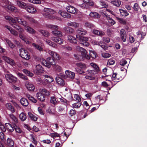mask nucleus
<instances>
[{
    "instance_id": "1",
    "label": "nucleus",
    "mask_w": 147,
    "mask_h": 147,
    "mask_svg": "<svg viewBox=\"0 0 147 147\" xmlns=\"http://www.w3.org/2000/svg\"><path fill=\"white\" fill-rule=\"evenodd\" d=\"M50 94V92L47 90L43 88L40 89L39 92L36 94L38 99L41 101H44L45 99V96H49Z\"/></svg>"
},
{
    "instance_id": "2",
    "label": "nucleus",
    "mask_w": 147,
    "mask_h": 147,
    "mask_svg": "<svg viewBox=\"0 0 147 147\" xmlns=\"http://www.w3.org/2000/svg\"><path fill=\"white\" fill-rule=\"evenodd\" d=\"M47 28L52 30H55L53 31L51 33L53 34L55 36L58 37H61L63 36L62 32L60 31L57 30L59 29V27L55 25L49 24L47 26Z\"/></svg>"
},
{
    "instance_id": "3",
    "label": "nucleus",
    "mask_w": 147,
    "mask_h": 147,
    "mask_svg": "<svg viewBox=\"0 0 147 147\" xmlns=\"http://www.w3.org/2000/svg\"><path fill=\"white\" fill-rule=\"evenodd\" d=\"M3 3L2 6L7 10L16 12L18 10L16 8L11 4V3L7 0H3Z\"/></svg>"
},
{
    "instance_id": "4",
    "label": "nucleus",
    "mask_w": 147,
    "mask_h": 147,
    "mask_svg": "<svg viewBox=\"0 0 147 147\" xmlns=\"http://www.w3.org/2000/svg\"><path fill=\"white\" fill-rule=\"evenodd\" d=\"M44 12L43 13L44 16L50 19H53L55 17L52 15L55 13V11L51 9L45 8L44 9Z\"/></svg>"
},
{
    "instance_id": "5",
    "label": "nucleus",
    "mask_w": 147,
    "mask_h": 147,
    "mask_svg": "<svg viewBox=\"0 0 147 147\" xmlns=\"http://www.w3.org/2000/svg\"><path fill=\"white\" fill-rule=\"evenodd\" d=\"M76 49L77 51L81 52L82 58H86L88 59H90V57L87 54V52L85 49L80 46H78L76 47Z\"/></svg>"
},
{
    "instance_id": "6",
    "label": "nucleus",
    "mask_w": 147,
    "mask_h": 147,
    "mask_svg": "<svg viewBox=\"0 0 147 147\" xmlns=\"http://www.w3.org/2000/svg\"><path fill=\"white\" fill-rule=\"evenodd\" d=\"M20 55L22 58L26 60H29L30 58L29 53L25 49L21 48L20 49Z\"/></svg>"
},
{
    "instance_id": "7",
    "label": "nucleus",
    "mask_w": 147,
    "mask_h": 147,
    "mask_svg": "<svg viewBox=\"0 0 147 147\" xmlns=\"http://www.w3.org/2000/svg\"><path fill=\"white\" fill-rule=\"evenodd\" d=\"M75 75V73L74 72L69 70H66L63 77L65 79L72 80L74 78Z\"/></svg>"
},
{
    "instance_id": "8",
    "label": "nucleus",
    "mask_w": 147,
    "mask_h": 147,
    "mask_svg": "<svg viewBox=\"0 0 147 147\" xmlns=\"http://www.w3.org/2000/svg\"><path fill=\"white\" fill-rule=\"evenodd\" d=\"M5 18L6 20L9 21L10 25L13 28L15 26L18 25L16 24V22H17L18 17L12 18L9 16H7L5 17Z\"/></svg>"
},
{
    "instance_id": "9",
    "label": "nucleus",
    "mask_w": 147,
    "mask_h": 147,
    "mask_svg": "<svg viewBox=\"0 0 147 147\" xmlns=\"http://www.w3.org/2000/svg\"><path fill=\"white\" fill-rule=\"evenodd\" d=\"M6 80L9 83H15L17 81V78L11 74H7L5 75Z\"/></svg>"
},
{
    "instance_id": "10",
    "label": "nucleus",
    "mask_w": 147,
    "mask_h": 147,
    "mask_svg": "<svg viewBox=\"0 0 147 147\" xmlns=\"http://www.w3.org/2000/svg\"><path fill=\"white\" fill-rule=\"evenodd\" d=\"M90 65L94 69L88 70V72L91 75H94L99 71V68L96 64L93 63H92L90 64Z\"/></svg>"
},
{
    "instance_id": "11",
    "label": "nucleus",
    "mask_w": 147,
    "mask_h": 147,
    "mask_svg": "<svg viewBox=\"0 0 147 147\" xmlns=\"http://www.w3.org/2000/svg\"><path fill=\"white\" fill-rule=\"evenodd\" d=\"M77 34L76 36L77 38L83 37V36L87 33V31L82 29H79L76 31Z\"/></svg>"
},
{
    "instance_id": "12",
    "label": "nucleus",
    "mask_w": 147,
    "mask_h": 147,
    "mask_svg": "<svg viewBox=\"0 0 147 147\" xmlns=\"http://www.w3.org/2000/svg\"><path fill=\"white\" fill-rule=\"evenodd\" d=\"M25 9L28 12L31 13H34L37 12L36 9L34 8L32 5L27 4Z\"/></svg>"
},
{
    "instance_id": "13",
    "label": "nucleus",
    "mask_w": 147,
    "mask_h": 147,
    "mask_svg": "<svg viewBox=\"0 0 147 147\" xmlns=\"http://www.w3.org/2000/svg\"><path fill=\"white\" fill-rule=\"evenodd\" d=\"M77 38L79 40L80 44L86 46H88L89 45V44L87 42L88 40V38L87 37H83Z\"/></svg>"
},
{
    "instance_id": "14",
    "label": "nucleus",
    "mask_w": 147,
    "mask_h": 147,
    "mask_svg": "<svg viewBox=\"0 0 147 147\" xmlns=\"http://www.w3.org/2000/svg\"><path fill=\"white\" fill-rule=\"evenodd\" d=\"M25 86L27 89L30 91H33L35 89V87L34 85L28 81L26 82Z\"/></svg>"
},
{
    "instance_id": "15",
    "label": "nucleus",
    "mask_w": 147,
    "mask_h": 147,
    "mask_svg": "<svg viewBox=\"0 0 147 147\" xmlns=\"http://www.w3.org/2000/svg\"><path fill=\"white\" fill-rule=\"evenodd\" d=\"M66 9L68 12L73 14H75L78 11L77 9L71 6H67Z\"/></svg>"
},
{
    "instance_id": "16",
    "label": "nucleus",
    "mask_w": 147,
    "mask_h": 147,
    "mask_svg": "<svg viewBox=\"0 0 147 147\" xmlns=\"http://www.w3.org/2000/svg\"><path fill=\"white\" fill-rule=\"evenodd\" d=\"M3 58L6 62L9 64L13 66L15 65V62L13 59L6 56H3Z\"/></svg>"
},
{
    "instance_id": "17",
    "label": "nucleus",
    "mask_w": 147,
    "mask_h": 147,
    "mask_svg": "<svg viewBox=\"0 0 147 147\" xmlns=\"http://www.w3.org/2000/svg\"><path fill=\"white\" fill-rule=\"evenodd\" d=\"M49 54L54 58L57 60H59L60 59L59 55L56 52L51 50L49 51Z\"/></svg>"
},
{
    "instance_id": "18",
    "label": "nucleus",
    "mask_w": 147,
    "mask_h": 147,
    "mask_svg": "<svg viewBox=\"0 0 147 147\" xmlns=\"http://www.w3.org/2000/svg\"><path fill=\"white\" fill-rule=\"evenodd\" d=\"M49 54L54 58L57 60H59L60 59L59 55L56 52L51 50L49 51Z\"/></svg>"
},
{
    "instance_id": "19",
    "label": "nucleus",
    "mask_w": 147,
    "mask_h": 147,
    "mask_svg": "<svg viewBox=\"0 0 147 147\" xmlns=\"http://www.w3.org/2000/svg\"><path fill=\"white\" fill-rule=\"evenodd\" d=\"M5 145L8 147H13L14 146V142L11 139L8 138L7 140Z\"/></svg>"
},
{
    "instance_id": "20",
    "label": "nucleus",
    "mask_w": 147,
    "mask_h": 147,
    "mask_svg": "<svg viewBox=\"0 0 147 147\" xmlns=\"http://www.w3.org/2000/svg\"><path fill=\"white\" fill-rule=\"evenodd\" d=\"M59 13L63 17L67 18H70L71 16L70 14L68 13L66 11H59Z\"/></svg>"
},
{
    "instance_id": "21",
    "label": "nucleus",
    "mask_w": 147,
    "mask_h": 147,
    "mask_svg": "<svg viewBox=\"0 0 147 147\" xmlns=\"http://www.w3.org/2000/svg\"><path fill=\"white\" fill-rule=\"evenodd\" d=\"M92 31L93 34L98 36H102L104 35L105 34L104 32L102 31L96 29L92 30Z\"/></svg>"
},
{
    "instance_id": "22",
    "label": "nucleus",
    "mask_w": 147,
    "mask_h": 147,
    "mask_svg": "<svg viewBox=\"0 0 147 147\" xmlns=\"http://www.w3.org/2000/svg\"><path fill=\"white\" fill-rule=\"evenodd\" d=\"M36 72L37 74L39 75L43 73L44 70L41 65H38L36 66Z\"/></svg>"
},
{
    "instance_id": "23",
    "label": "nucleus",
    "mask_w": 147,
    "mask_h": 147,
    "mask_svg": "<svg viewBox=\"0 0 147 147\" xmlns=\"http://www.w3.org/2000/svg\"><path fill=\"white\" fill-rule=\"evenodd\" d=\"M120 36L123 41V42H125L126 40V34L125 30L123 29H122L121 30Z\"/></svg>"
},
{
    "instance_id": "24",
    "label": "nucleus",
    "mask_w": 147,
    "mask_h": 147,
    "mask_svg": "<svg viewBox=\"0 0 147 147\" xmlns=\"http://www.w3.org/2000/svg\"><path fill=\"white\" fill-rule=\"evenodd\" d=\"M51 40L53 41L60 44L63 43V39L59 37H55L53 36L51 37Z\"/></svg>"
},
{
    "instance_id": "25",
    "label": "nucleus",
    "mask_w": 147,
    "mask_h": 147,
    "mask_svg": "<svg viewBox=\"0 0 147 147\" xmlns=\"http://www.w3.org/2000/svg\"><path fill=\"white\" fill-rule=\"evenodd\" d=\"M63 30L66 32L70 34H73L74 32V30L73 28L67 26L65 27Z\"/></svg>"
},
{
    "instance_id": "26",
    "label": "nucleus",
    "mask_w": 147,
    "mask_h": 147,
    "mask_svg": "<svg viewBox=\"0 0 147 147\" xmlns=\"http://www.w3.org/2000/svg\"><path fill=\"white\" fill-rule=\"evenodd\" d=\"M5 107L7 109L10 111L12 113H13L15 112V109L11 104L10 103L6 104Z\"/></svg>"
},
{
    "instance_id": "27",
    "label": "nucleus",
    "mask_w": 147,
    "mask_h": 147,
    "mask_svg": "<svg viewBox=\"0 0 147 147\" xmlns=\"http://www.w3.org/2000/svg\"><path fill=\"white\" fill-rule=\"evenodd\" d=\"M95 44L98 45L101 47L103 49L105 50L107 48V45L105 43L102 42V41H100L99 42H95Z\"/></svg>"
},
{
    "instance_id": "28",
    "label": "nucleus",
    "mask_w": 147,
    "mask_h": 147,
    "mask_svg": "<svg viewBox=\"0 0 147 147\" xmlns=\"http://www.w3.org/2000/svg\"><path fill=\"white\" fill-rule=\"evenodd\" d=\"M43 76L45 77V81L46 82L51 83L53 80V78L51 76L47 75H44Z\"/></svg>"
},
{
    "instance_id": "29",
    "label": "nucleus",
    "mask_w": 147,
    "mask_h": 147,
    "mask_svg": "<svg viewBox=\"0 0 147 147\" xmlns=\"http://www.w3.org/2000/svg\"><path fill=\"white\" fill-rule=\"evenodd\" d=\"M24 27L26 31L31 34H34L36 32L34 29L28 26H26Z\"/></svg>"
},
{
    "instance_id": "30",
    "label": "nucleus",
    "mask_w": 147,
    "mask_h": 147,
    "mask_svg": "<svg viewBox=\"0 0 147 147\" xmlns=\"http://www.w3.org/2000/svg\"><path fill=\"white\" fill-rule=\"evenodd\" d=\"M107 20L108 22L111 25H113L115 24V22L113 19L110 18L108 15H105Z\"/></svg>"
},
{
    "instance_id": "31",
    "label": "nucleus",
    "mask_w": 147,
    "mask_h": 147,
    "mask_svg": "<svg viewBox=\"0 0 147 147\" xmlns=\"http://www.w3.org/2000/svg\"><path fill=\"white\" fill-rule=\"evenodd\" d=\"M5 126L6 129L9 132H11L14 131V129L11 125L9 123L5 124Z\"/></svg>"
},
{
    "instance_id": "32",
    "label": "nucleus",
    "mask_w": 147,
    "mask_h": 147,
    "mask_svg": "<svg viewBox=\"0 0 147 147\" xmlns=\"http://www.w3.org/2000/svg\"><path fill=\"white\" fill-rule=\"evenodd\" d=\"M17 22L19 24L22 25L24 27L26 26L27 25V23L26 21L18 17Z\"/></svg>"
},
{
    "instance_id": "33",
    "label": "nucleus",
    "mask_w": 147,
    "mask_h": 147,
    "mask_svg": "<svg viewBox=\"0 0 147 147\" xmlns=\"http://www.w3.org/2000/svg\"><path fill=\"white\" fill-rule=\"evenodd\" d=\"M68 40L70 43H76L77 42V40L76 38L72 36H68Z\"/></svg>"
},
{
    "instance_id": "34",
    "label": "nucleus",
    "mask_w": 147,
    "mask_h": 147,
    "mask_svg": "<svg viewBox=\"0 0 147 147\" xmlns=\"http://www.w3.org/2000/svg\"><path fill=\"white\" fill-rule=\"evenodd\" d=\"M5 27L10 31L11 33L12 34L15 36L17 35V32L14 30L12 29L10 26L6 25Z\"/></svg>"
},
{
    "instance_id": "35",
    "label": "nucleus",
    "mask_w": 147,
    "mask_h": 147,
    "mask_svg": "<svg viewBox=\"0 0 147 147\" xmlns=\"http://www.w3.org/2000/svg\"><path fill=\"white\" fill-rule=\"evenodd\" d=\"M67 25L69 26L73 27L75 28H77L79 26V24L78 23L72 22H68L67 23Z\"/></svg>"
},
{
    "instance_id": "36",
    "label": "nucleus",
    "mask_w": 147,
    "mask_h": 147,
    "mask_svg": "<svg viewBox=\"0 0 147 147\" xmlns=\"http://www.w3.org/2000/svg\"><path fill=\"white\" fill-rule=\"evenodd\" d=\"M20 101L22 105L23 106H27L28 105V100L25 98H22Z\"/></svg>"
},
{
    "instance_id": "37",
    "label": "nucleus",
    "mask_w": 147,
    "mask_h": 147,
    "mask_svg": "<svg viewBox=\"0 0 147 147\" xmlns=\"http://www.w3.org/2000/svg\"><path fill=\"white\" fill-rule=\"evenodd\" d=\"M17 3L18 5L21 8L25 9L28 4L25 3L18 1H17Z\"/></svg>"
},
{
    "instance_id": "38",
    "label": "nucleus",
    "mask_w": 147,
    "mask_h": 147,
    "mask_svg": "<svg viewBox=\"0 0 147 147\" xmlns=\"http://www.w3.org/2000/svg\"><path fill=\"white\" fill-rule=\"evenodd\" d=\"M89 16L92 18H100L99 14L96 12H92L90 13Z\"/></svg>"
},
{
    "instance_id": "39",
    "label": "nucleus",
    "mask_w": 147,
    "mask_h": 147,
    "mask_svg": "<svg viewBox=\"0 0 147 147\" xmlns=\"http://www.w3.org/2000/svg\"><path fill=\"white\" fill-rule=\"evenodd\" d=\"M77 67L82 69H85L86 68V65L82 63H78L76 64Z\"/></svg>"
},
{
    "instance_id": "40",
    "label": "nucleus",
    "mask_w": 147,
    "mask_h": 147,
    "mask_svg": "<svg viewBox=\"0 0 147 147\" xmlns=\"http://www.w3.org/2000/svg\"><path fill=\"white\" fill-rule=\"evenodd\" d=\"M56 80L59 84L63 85L64 84V81L59 76L56 77Z\"/></svg>"
},
{
    "instance_id": "41",
    "label": "nucleus",
    "mask_w": 147,
    "mask_h": 147,
    "mask_svg": "<svg viewBox=\"0 0 147 147\" xmlns=\"http://www.w3.org/2000/svg\"><path fill=\"white\" fill-rule=\"evenodd\" d=\"M19 118L22 121H24L26 119L27 117L25 114L23 112H22L19 115Z\"/></svg>"
},
{
    "instance_id": "42",
    "label": "nucleus",
    "mask_w": 147,
    "mask_h": 147,
    "mask_svg": "<svg viewBox=\"0 0 147 147\" xmlns=\"http://www.w3.org/2000/svg\"><path fill=\"white\" fill-rule=\"evenodd\" d=\"M28 115L30 119L34 121H36L37 119V117L33 114L30 112H29L28 113Z\"/></svg>"
},
{
    "instance_id": "43",
    "label": "nucleus",
    "mask_w": 147,
    "mask_h": 147,
    "mask_svg": "<svg viewBox=\"0 0 147 147\" xmlns=\"http://www.w3.org/2000/svg\"><path fill=\"white\" fill-rule=\"evenodd\" d=\"M50 136L54 139L58 137V138L57 139L60 140V139L59 134L56 132L51 133L50 135Z\"/></svg>"
},
{
    "instance_id": "44",
    "label": "nucleus",
    "mask_w": 147,
    "mask_h": 147,
    "mask_svg": "<svg viewBox=\"0 0 147 147\" xmlns=\"http://www.w3.org/2000/svg\"><path fill=\"white\" fill-rule=\"evenodd\" d=\"M47 61L49 63L51 66V65H54L55 63V60L50 57H48L47 58Z\"/></svg>"
},
{
    "instance_id": "45",
    "label": "nucleus",
    "mask_w": 147,
    "mask_h": 147,
    "mask_svg": "<svg viewBox=\"0 0 147 147\" xmlns=\"http://www.w3.org/2000/svg\"><path fill=\"white\" fill-rule=\"evenodd\" d=\"M9 116L10 118L15 123H17L18 122V120L16 116L13 114L11 113L9 114Z\"/></svg>"
},
{
    "instance_id": "46",
    "label": "nucleus",
    "mask_w": 147,
    "mask_h": 147,
    "mask_svg": "<svg viewBox=\"0 0 147 147\" xmlns=\"http://www.w3.org/2000/svg\"><path fill=\"white\" fill-rule=\"evenodd\" d=\"M42 63L43 65L47 67H51L50 64H49V62L47 61V59L46 60H45V59H43L42 61Z\"/></svg>"
},
{
    "instance_id": "47",
    "label": "nucleus",
    "mask_w": 147,
    "mask_h": 147,
    "mask_svg": "<svg viewBox=\"0 0 147 147\" xmlns=\"http://www.w3.org/2000/svg\"><path fill=\"white\" fill-rule=\"evenodd\" d=\"M32 45L34 48L37 49V50L40 51H42L43 50V49L42 47L35 43H33L32 44Z\"/></svg>"
},
{
    "instance_id": "48",
    "label": "nucleus",
    "mask_w": 147,
    "mask_h": 147,
    "mask_svg": "<svg viewBox=\"0 0 147 147\" xmlns=\"http://www.w3.org/2000/svg\"><path fill=\"white\" fill-rule=\"evenodd\" d=\"M111 3L119 7L121 5V2L119 0H114L111 2Z\"/></svg>"
},
{
    "instance_id": "49",
    "label": "nucleus",
    "mask_w": 147,
    "mask_h": 147,
    "mask_svg": "<svg viewBox=\"0 0 147 147\" xmlns=\"http://www.w3.org/2000/svg\"><path fill=\"white\" fill-rule=\"evenodd\" d=\"M83 2L89 6H92L94 5L93 1L91 0H83Z\"/></svg>"
},
{
    "instance_id": "50",
    "label": "nucleus",
    "mask_w": 147,
    "mask_h": 147,
    "mask_svg": "<svg viewBox=\"0 0 147 147\" xmlns=\"http://www.w3.org/2000/svg\"><path fill=\"white\" fill-rule=\"evenodd\" d=\"M46 42L47 44L49 45L54 48H56L57 47V45L54 43L52 42L51 40L47 39L46 40Z\"/></svg>"
},
{
    "instance_id": "51",
    "label": "nucleus",
    "mask_w": 147,
    "mask_h": 147,
    "mask_svg": "<svg viewBox=\"0 0 147 147\" xmlns=\"http://www.w3.org/2000/svg\"><path fill=\"white\" fill-rule=\"evenodd\" d=\"M121 14L123 16H127L129 15L128 13L126 11L122 9H119Z\"/></svg>"
},
{
    "instance_id": "52",
    "label": "nucleus",
    "mask_w": 147,
    "mask_h": 147,
    "mask_svg": "<svg viewBox=\"0 0 147 147\" xmlns=\"http://www.w3.org/2000/svg\"><path fill=\"white\" fill-rule=\"evenodd\" d=\"M19 35L20 38L23 40L26 43L29 44L30 43V41L28 40L25 38L23 34H19Z\"/></svg>"
},
{
    "instance_id": "53",
    "label": "nucleus",
    "mask_w": 147,
    "mask_h": 147,
    "mask_svg": "<svg viewBox=\"0 0 147 147\" xmlns=\"http://www.w3.org/2000/svg\"><path fill=\"white\" fill-rule=\"evenodd\" d=\"M5 40L6 41V42L7 43L9 46L12 49L14 48L15 47V45L13 43L11 42L10 40L7 39H6Z\"/></svg>"
},
{
    "instance_id": "54",
    "label": "nucleus",
    "mask_w": 147,
    "mask_h": 147,
    "mask_svg": "<svg viewBox=\"0 0 147 147\" xmlns=\"http://www.w3.org/2000/svg\"><path fill=\"white\" fill-rule=\"evenodd\" d=\"M90 56L93 59H95L96 57V53L94 51H90Z\"/></svg>"
},
{
    "instance_id": "55",
    "label": "nucleus",
    "mask_w": 147,
    "mask_h": 147,
    "mask_svg": "<svg viewBox=\"0 0 147 147\" xmlns=\"http://www.w3.org/2000/svg\"><path fill=\"white\" fill-rule=\"evenodd\" d=\"M23 71L25 74L30 77H32L33 76V73L26 69H23Z\"/></svg>"
},
{
    "instance_id": "56",
    "label": "nucleus",
    "mask_w": 147,
    "mask_h": 147,
    "mask_svg": "<svg viewBox=\"0 0 147 147\" xmlns=\"http://www.w3.org/2000/svg\"><path fill=\"white\" fill-rule=\"evenodd\" d=\"M116 19L119 22L122 24L124 25L126 24V21L124 19L118 17H116Z\"/></svg>"
},
{
    "instance_id": "57",
    "label": "nucleus",
    "mask_w": 147,
    "mask_h": 147,
    "mask_svg": "<svg viewBox=\"0 0 147 147\" xmlns=\"http://www.w3.org/2000/svg\"><path fill=\"white\" fill-rule=\"evenodd\" d=\"M28 1L34 4H40L41 3V0H28Z\"/></svg>"
},
{
    "instance_id": "58",
    "label": "nucleus",
    "mask_w": 147,
    "mask_h": 147,
    "mask_svg": "<svg viewBox=\"0 0 147 147\" xmlns=\"http://www.w3.org/2000/svg\"><path fill=\"white\" fill-rule=\"evenodd\" d=\"M133 9L135 11H138L140 8L138 4L137 3H135L133 6Z\"/></svg>"
},
{
    "instance_id": "59",
    "label": "nucleus",
    "mask_w": 147,
    "mask_h": 147,
    "mask_svg": "<svg viewBox=\"0 0 147 147\" xmlns=\"http://www.w3.org/2000/svg\"><path fill=\"white\" fill-rule=\"evenodd\" d=\"M14 28L18 30L20 32L22 33L24 32V30L23 29L21 28L18 25L15 26H14Z\"/></svg>"
},
{
    "instance_id": "60",
    "label": "nucleus",
    "mask_w": 147,
    "mask_h": 147,
    "mask_svg": "<svg viewBox=\"0 0 147 147\" xmlns=\"http://www.w3.org/2000/svg\"><path fill=\"white\" fill-rule=\"evenodd\" d=\"M17 75L18 76L23 79L25 80H27L28 79V78L27 77L25 76L24 75H23L22 73H18Z\"/></svg>"
},
{
    "instance_id": "61",
    "label": "nucleus",
    "mask_w": 147,
    "mask_h": 147,
    "mask_svg": "<svg viewBox=\"0 0 147 147\" xmlns=\"http://www.w3.org/2000/svg\"><path fill=\"white\" fill-rule=\"evenodd\" d=\"M27 97L30 100L34 103H36L37 102L36 100L34 98V97L31 96L30 95H27Z\"/></svg>"
},
{
    "instance_id": "62",
    "label": "nucleus",
    "mask_w": 147,
    "mask_h": 147,
    "mask_svg": "<svg viewBox=\"0 0 147 147\" xmlns=\"http://www.w3.org/2000/svg\"><path fill=\"white\" fill-rule=\"evenodd\" d=\"M88 73L89 74V73ZM91 75H92L90 74L87 75L85 76V78L86 79H89L91 80H94L95 79V77H94L93 76H91Z\"/></svg>"
},
{
    "instance_id": "63",
    "label": "nucleus",
    "mask_w": 147,
    "mask_h": 147,
    "mask_svg": "<svg viewBox=\"0 0 147 147\" xmlns=\"http://www.w3.org/2000/svg\"><path fill=\"white\" fill-rule=\"evenodd\" d=\"M39 31L42 34L45 36H47L49 35V32L47 31L41 30H40Z\"/></svg>"
},
{
    "instance_id": "64",
    "label": "nucleus",
    "mask_w": 147,
    "mask_h": 147,
    "mask_svg": "<svg viewBox=\"0 0 147 147\" xmlns=\"http://www.w3.org/2000/svg\"><path fill=\"white\" fill-rule=\"evenodd\" d=\"M74 97L75 100L76 101L80 102L81 101V98L77 94H75Z\"/></svg>"
}]
</instances>
